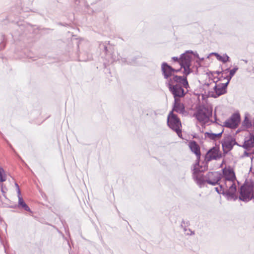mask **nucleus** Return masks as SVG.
<instances>
[{
  "instance_id": "obj_1",
  "label": "nucleus",
  "mask_w": 254,
  "mask_h": 254,
  "mask_svg": "<svg viewBox=\"0 0 254 254\" xmlns=\"http://www.w3.org/2000/svg\"><path fill=\"white\" fill-rule=\"evenodd\" d=\"M222 179L219 183V188H215L216 191L220 194L225 195L228 199H236V177L234 167L226 165L223 168Z\"/></svg>"
},
{
  "instance_id": "obj_2",
  "label": "nucleus",
  "mask_w": 254,
  "mask_h": 254,
  "mask_svg": "<svg viewBox=\"0 0 254 254\" xmlns=\"http://www.w3.org/2000/svg\"><path fill=\"white\" fill-rule=\"evenodd\" d=\"M181 85L186 89L189 87V84L186 76L175 75L168 81V85L169 89L174 95L175 99L183 97L185 94L184 90Z\"/></svg>"
},
{
  "instance_id": "obj_3",
  "label": "nucleus",
  "mask_w": 254,
  "mask_h": 254,
  "mask_svg": "<svg viewBox=\"0 0 254 254\" xmlns=\"http://www.w3.org/2000/svg\"><path fill=\"white\" fill-rule=\"evenodd\" d=\"M197 165L196 164L194 166L193 177L199 183L206 182L210 185H215L218 184L219 181L220 182V175L217 172H209L206 176L205 179H204L201 176V172L196 168Z\"/></svg>"
},
{
  "instance_id": "obj_4",
  "label": "nucleus",
  "mask_w": 254,
  "mask_h": 254,
  "mask_svg": "<svg viewBox=\"0 0 254 254\" xmlns=\"http://www.w3.org/2000/svg\"><path fill=\"white\" fill-rule=\"evenodd\" d=\"M239 198L243 201H248L252 198H254V183L253 182L246 180L241 187Z\"/></svg>"
},
{
  "instance_id": "obj_5",
  "label": "nucleus",
  "mask_w": 254,
  "mask_h": 254,
  "mask_svg": "<svg viewBox=\"0 0 254 254\" xmlns=\"http://www.w3.org/2000/svg\"><path fill=\"white\" fill-rule=\"evenodd\" d=\"M167 125L180 138H182V126L181 120L173 112H171L168 116Z\"/></svg>"
},
{
  "instance_id": "obj_6",
  "label": "nucleus",
  "mask_w": 254,
  "mask_h": 254,
  "mask_svg": "<svg viewBox=\"0 0 254 254\" xmlns=\"http://www.w3.org/2000/svg\"><path fill=\"white\" fill-rule=\"evenodd\" d=\"M212 109L211 107L200 106L194 114L195 118L200 122H206L211 116Z\"/></svg>"
},
{
  "instance_id": "obj_7",
  "label": "nucleus",
  "mask_w": 254,
  "mask_h": 254,
  "mask_svg": "<svg viewBox=\"0 0 254 254\" xmlns=\"http://www.w3.org/2000/svg\"><path fill=\"white\" fill-rule=\"evenodd\" d=\"M192 56L189 54H184L183 55L180 61V65L181 67L180 69L182 68H184L183 76H187L192 72L191 69L190 68L191 66V62Z\"/></svg>"
},
{
  "instance_id": "obj_8",
  "label": "nucleus",
  "mask_w": 254,
  "mask_h": 254,
  "mask_svg": "<svg viewBox=\"0 0 254 254\" xmlns=\"http://www.w3.org/2000/svg\"><path fill=\"white\" fill-rule=\"evenodd\" d=\"M222 154L220 151V147L218 145H215L209 149L205 155V160L210 161L212 160H217L220 158Z\"/></svg>"
},
{
  "instance_id": "obj_9",
  "label": "nucleus",
  "mask_w": 254,
  "mask_h": 254,
  "mask_svg": "<svg viewBox=\"0 0 254 254\" xmlns=\"http://www.w3.org/2000/svg\"><path fill=\"white\" fill-rule=\"evenodd\" d=\"M226 89V87L216 82L213 90L210 91L209 94L212 97L217 98L220 95L225 94L227 91Z\"/></svg>"
},
{
  "instance_id": "obj_10",
  "label": "nucleus",
  "mask_w": 254,
  "mask_h": 254,
  "mask_svg": "<svg viewBox=\"0 0 254 254\" xmlns=\"http://www.w3.org/2000/svg\"><path fill=\"white\" fill-rule=\"evenodd\" d=\"M240 122V115L239 114H234L225 122V125L226 127L235 128L237 127Z\"/></svg>"
},
{
  "instance_id": "obj_11",
  "label": "nucleus",
  "mask_w": 254,
  "mask_h": 254,
  "mask_svg": "<svg viewBox=\"0 0 254 254\" xmlns=\"http://www.w3.org/2000/svg\"><path fill=\"white\" fill-rule=\"evenodd\" d=\"M162 70L165 78H167L172 75L174 72H178L180 71V68L175 69L171 66L168 65L166 63H164L162 65Z\"/></svg>"
},
{
  "instance_id": "obj_12",
  "label": "nucleus",
  "mask_w": 254,
  "mask_h": 254,
  "mask_svg": "<svg viewBox=\"0 0 254 254\" xmlns=\"http://www.w3.org/2000/svg\"><path fill=\"white\" fill-rule=\"evenodd\" d=\"M218 76V80L214 81V82H217L227 88V86L231 79L230 77L228 76V72L223 71L221 73H219Z\"/></svg>"
},
{
  "instance_id": "obj_13",
  "label": "nucleus",
  "mask_w": 254,
  "mask_h": 254,
  "mask_svg": "<svg viewBox=\"0 0 254 254\" xmlns=\"http://www.w3.org/2000/svg\"><path fill=\"white\" fill-rule=\"evenodd\" d=\"M189 146L191 151L195 154L197 160L199 161L201 156V153L200 147L198 144L194 141H190L189 143Z\"/></svg>"
},
{
  "instance_id": "obj_14",
  "label": "nucleus",
  "mask_w": 254,
  "mask_h": 254,
  "mask_svg": "<svg viewBox=\"0 0 254 254\" xmlns=\"http://www.w3.org/2000/svg\"><path fill=\"white\" fill-rule=\"evenodd\" d=\"M185 111L184 105L182 103L179 98L175 99V102L173 110L171 112H176L180 114H183Z\"/></svg>"
},
{
  "instance_id": "obj_15",
  "label": "nucleus",
  "mask_w": 254,
  "mask_h": 254,
  "mask_svg": "<svg viewBox=\"0 0 254 254\" xmlns=\"http://www.w3.org/2000/svg\"><path fill=\"white\" fill-rule=\"evenodd\" d=\"M15 185L17 187V193H18V206L22 207V208H23L25 210H26L27 211H30V208L25 203V202L24 201L23 198L21 196L20 190L18 185L17 184H16Z\"/></svg>"
},
{
  "instance_id": "obj_16",
  "label": "nucleus",
  "mask_w": 254,
  "mask_h": 254,
  "mask_svg": "<svg viewBox=\"0 0 254 254\" xmlns=\"http://www.w3.org/2000/svg\"><path fill=\"white\" fill-rule=\"evenodd\" d=\"M254 146V136H251L250 137L245 140L243 144V147L249 149Z\"/></svg>"
},
{
  "instance_id": "obj_17",
  "label": "nucleus",
  "mask_w": 254,
  "mask_h": 254,
  "mask_svg": "<svg viewBox=\"0 0 254 254\" xmlns=\"http://www.w3.org/2000/svg\"><path fill=\"white\" fill-rule=\"evenodd\" d=\"M222 132L223 131H221L218 133L206 132L205 133V136L210 139L215 140L221 137Z\"/></svg>"
},
{
  "instance_id": "obj_18",
  "label": "nucleus",
  "mask_w": 254,
  "mask_h": 254,
  "mask_svg": "<svg viewBox=\"0 0 254 254\" xmlns=\"http://www.w3.org/2000/svg\"><path fill=\"white\" fill-rule=\"evenodd\" d=\"M217 59L223 63H226L229 61V57L226 55L221 56L217 53H213Z\"/></svg>"
},
{
  "instance_id": "obj_19",
  "label": "nucleus",
  "mask_w": 254,
  "mask_h": 254,
  "mask_svg": "<svg viewBox=\"0 0 254 254\" xmlns=\"http://www.w3.org/2000/svg\"><path fill=\"white\" fill-rule=\"evenodd\" d=\"M6 180V175L3 169L0 167V182H3Z\"/></svg>"
},
{
  "instance_id": "obj_20",
  "label": "nucleus",
  "mask_w": 254,
  "mask_h": 254,
  "mask_svg": "<svg viewBox=\"0 0 254 254\" xmlns=\"http://www.w3.org/2000/svg\"><path fill=\"white\" fill-rule=\"evenodd\" d=\"M237 67H235L233 68L232 69L230 70V71L228 69H226L224 70V71H227L228 72V76L230 77V79L232 78V77L235 74L236 72L238 70Z\"/></svg>"
},
{
  "instance_id": "obj_21",
  "label": "nucleus",
  "mask_w": 254,
  "mask_h": 254,
  "mask_svg": "<svg viewBox=\"0 0 254 254\" xmlns=\"http://www.w3.org/2000/svg\"><path fill=\"white\" fill-rule=\"evenodd\" d=\"M225 163V160H223V161H222V162L221 165V167H223V164H224Z\"/></svg>"
},
{
  "instance_id": "obj_22",
  "label": "nucleus",
  "mask_w": 254,
  "mask_h": 254,
  "mask_svg": "<svg viewBox=\"0 0 254 254\" xmlns=\"http://www.w3.org/2000/svg\"><path fill=\"white\" fill-rule=\"evenodd\" d=\"M173 59H174V60H177V58H173Z\"/></svg>"
}]
</instances>
